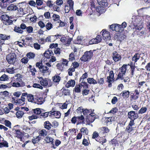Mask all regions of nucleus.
Here are the masks:
<instances>
[{
  "mask_svg": "<svg viewBox=\"0 0 150 150\" xmlns=\"http://www.w3.org/2000/svg\"><path fill=\"white\" fill-rule=\"evenodd\" d=\"M114 117H110L106 119L105 121L107 123L110 124L112 121L114 120Z\"/></svg>",
  "mask_w": 150,
  "mask_h": 150,
  "instance_id": "42",
  "label": "nucleus"
},
{
  "mask_svg": "<svg viewBox=\"0 0 150 150\" xmlns=\"http://www.w3.org/2000/svg\"><path fill=\"white\" fill-rule=\"evenodd\" d=\"M26 29L27 32L29 33H30L33 32V29L32 27L29 26L28 27H27Z\"/></svg>",
  "mask_w": 150,
  "mask_h": 150,
  "instance_id": "56",
  "label": "nucleus"
},
{
  "mask_svg": "<svg viewBox=\"0 0 150 150\" xmlns=\"http://www.w3.org/2000/svg\"><path fill=\"white\" fill-rule=\"evenodd\" d=\"M112 57L113 59L115 62L119 61L121 59L120 55L116 51H115L113 52Z\"/></svg>",
  "mask_w": 150,
  "mask_h": 150,
  "instance_id": "10",
  "label": "nucleus"
},
{
  "mask_svg": "<svg viewBox=\"0 0 150 150\" xmlns=\"http://www.w3.org/2000/svg\"><path fill=\"white\" fill-rule=\"evenodd\" d=\"M75 82L74 80H71L69 81L66 85V86L69 88L70 86H74L75 85Z\"/></svg>",
  "mask_w": 150,
  "mask_h": 150,
  "instance_id": "29",
  "label": "nucleus"
},
{
  "mask_svg": "<svg viewBox=\"0 0 150 150\" xmlns=\"http://www.w3.org/2000/svg\"><path fill=\"white\" fill-rule=\"evenodd\" d=\"M47 30H49L52 28V25L50 23H47L45 26Z\"/></svg>",
  "mask_w": 150,
  "mask_h": 150,
  "instance_id": "48",
  "label": "nucleus"
},
{
  "mask_svg": "<svg viewBox=\"0 0 150 150\" xmlns=\"http://www.w3.org/2000/svg\"><path fill=\"white\" fill-rule=\"evenodd\" d=\"M75 69L73 67L69 68L68 70L69 75V76H72V72L74 71Z\"/></svg>",
  "mask_w": 150,
  "mask_h": 150,
  "instance_id": "49",
  "label": "nucleus"
},
{
  "mask_svg": "<svg viewBox=\"0 0 150 150\" xmlns=\"http://www.w3.org/2000/svg\"><path fill=\"white\" fill-rule=\"evenodd\" d=\"M128 116L129 118L132 120H134L138 118V117L137 113H136L135 112L133 111L129 112L128 114Z\"/></svg>",
  "mask_w": 150,
  "mask_h": 150,
  "instance_id": "9",
  "label": "nucleus"
},
{
  "mask_svg": "<svg viewBox=\"0 0 150 150\" xmlns=\"http://www.w3.org/2000/svg\"><path fill=\"white\" fill-rule=\"evenodd\" d=\"M76 13L77 16H81L82 15V12L80 10L78 9L76 10Z\"/></svg>",
  "mask_w": 150,
  "mask_h": 150,
  "instance_id": "55",
  "label": "nucleus"
},
{
  "mask_svg": "<svg viewBox=\"0 0 150 150\" xmlns=\"http://www.w3.org/2000/svg\"><path fill=\"white\" fill-rule=\"evenodd\" d=\"M73 8H71L70 7L68 6H66L64 7V10L65 12L66 13H69V11L71 10H73Z\"/></svg>",
  "mask_w": 150,
  "mask_h": 150,
  "instance_id": "47",
  "label": "nucleus"
},
{
  "mask_svg": "<svg viewBox=\"0 0 150 150\" xmlns=\"http://www.w3.org/2000/svg\"><path fill=\"white\" fill-rule=\"evenodd\" d=\"M14 31L16 32L20 33H22L23 32V31L20 28L17 26L14 27Z\"/></svg>",
  "mask_w": 150,
  "mask_h": 150,
  "instance_id": "40",
  "label": "nucleus"
},
{
  "mask_svg": "<svg viewBox=\"0 0 150 150\" xmlns=\"http://www.w3.org/2000/svg\"><path fill=\"white\" fill-rule=\"evenodd\" d=\"M33 87L34 88H39L40 89H42L43 88L42 87L40 86V84L36 83H34L33 84Z\"/></svg>",
  "mask_w": 150,
  "mask_h": 150,
  "instance_id": "60",
  "label": "nucleus"
},
{
  "mask_svg": "<svg viewBox=\"0 0 150 150\" xmlns=\"http://www.w3.org/2000/svg\"><path fill=\"white\" fill-rule=\"evenodd\" d=\"M24 112L22 111H18L16 113V115L18 118H21L22 117Z\"/></svg>",
  "mask_w": 150,
  "mask_h": 150,
  "instance_id": "33",
  "label": "nucleus"
},
{
  "mask_svg": "<svg viewBox=\"0 0 150 150\" xmlns=\"http://www.w3.org/2000/svg\"><path fill=\"white\" fill-rule=\"evenodd\" d=\"M123 98H127L129 97V92L128 91L125 90L123 91L120 94Z\"/></svg>",
  "mask_w": 150,
  "mask_h": 150,
  "instance_id": "26",
  "label": "nucleus"
},
{
  "mask_svg": "<svg viewBox=\"0 0 150 150\" xmlns=\"http://www.w3.org/2000/svg\"><path fill=\"white\" fill-rule=\"evenodd\" d=\"M98 4L103 7L108 6V3L107 0H97Z\"/></svg>",
  "mask_w": 150,
  "mask_h": 150,
  "instance_id": "16",
  "label": "nucleus"
},
{
  "mask_svg": "<svg viewBox=\"0 0 150 150\" xmlns=\"http://www.w3.org/2000/svg\"><path fill=\"white\" fill-rule=\"evenodd\" d=\"M127 65H123L121 68H119L118 70V72H120L121 73L125 74L126 71L127 69Z\"/></svg>",
  "mask_w": 150,
  "mask_h": 150,
  "instance_id": "19",
  "label": "nucleus"
},
{
  "mask_svg": "<svg viewBox=\"0 0 150 150\" xmlns=\"http://www.w3.org/2000/svg\"><path fill=\"white\" fill-rule=\"evenodd\" d=\"M39 79H41L40 81V84L44 86H51L52 85V82L51 80L45 78L43 79L42 77H40Z\"/></svg>",
  "mask_w": 150,
  "mask_h": 150,
  "instance_id": "5",
  "label": "nucleus"
},
{
  "mask_svg": "<svg viewBox=\"0 0 150 150\" xmlns=\"http://www.w3.org/2000/svg\"><path fill=\"white\" fill-rule=\"evenodd\" d=\"M8 143L6 141H4L3 143H1L0 139V148H2L4 146L8 147Z\"/></svg>",
  "mask_w": 150,
  "mask_h": 150,
  "instance_id": "44",
  "label": "nucleus"
},
{
  "mask_svg": "<svg viewBox=\"0 0 150 150\" xmlns=\"http://www.w3.org/2000/svg\"><path fill=\"white\" fill-rule=\"evenodd\" d=\"M71 40V39H67L65 41L64 44L66 46H68L70 44Z\"/></svg>",
  "mask_w": 150,
  "mask_h": 150,
  "instance_id": "64",
  "label": "nucleus"
},
{
  "mask_svg": "<svg viewBox=\"0 0 150 150\" xmlns=\"http://www.w3.org/2000/svg\"><path fill=\"white\" fill-rule=\"evenodd\" d=\"M67 3L69 5V6L71 8H73L74 2L72 0H68L67 1Z\"/></svg>",
  "mask_w": 150,
  "mask_h": 150,
  "instance_id": "53",
  "label": "nucleus"
},
{
  "mask_svg": "<svg viewBox=\"0 0 150 150\" xmlns=\"http://www.w3.org/2000/svg\"><path fill=\"white\" fill-rule=\"evenodd\" d=\"M41 137L39 136H37L36 138L32 140V142L34 144L38 143L40 140Z\"/></svg>",
  "mask_w": 150,
  "mask_h": 150,
  "instance_id": "46",
  "label": "nucleus"
},
{
  "mask_svg": "<svg viewBox=\"0 0 150 150\" xmlns=\"http://www.w3.org/2000/svg\"><path fill=\"white\" fill-rule=\"evenodd\" d=\"M83 86L82 83H81V85H76L74 88V91L77 93L80 92L81 91V88L82 86Z\"/></svg>",
  "mask_w": 150,
  "mask_h": 150,
  "instance_id": "25",
  "label": "nucleus"
},
{
  "mask_svg": "<svg viewBox=\"0 0 150 150\" xmlns=\"http://www.w3.org/2000/svg\"><path fill=\"white\" fill-rule=\"evenodd\" d=\"M49 115L51 116L53 115L55 116L56 118H60L61 113L60 112L58 111H50L49 112Z\"/></svg>",
  "mask_w": 150,
  "mask_h": 150,
  "instance_id": "12",
  "label": "nucleus"
},
{
  "mask_svg": "<svg viewBox=\"0 0 150 150\" xmlns=\"http://www.w3.org/2000/svg\"><path fill=\"white\" fill-rule=\"evenodd\" d=\"M45 141L47 143H51L52 144V147L54 149H55L56 147H55L54 144V142L53 141V139L52 138L50 137H47L45 139Z\"/></svg>",
  "mask_w": 150,
  "mask_h": 150,
  "instance_id": "18",
  "label": "nucleus"
},
{
  "mask_svg": "<svg viewBox=\"0 0 150 150\" xmlns=\"http://www.w3.org/2000/svg\"><path fill=\"white\" fill-rule=\"evenodd\" d=\"M34 113L37 115H39L41 113L40 109L39 108H37L33 110Z\"/></svg>",
  "mask_w": 150,
  "mask_h": 150,
  "instance_id": "45",
  "label": "nucleus"
},
{
  "mask_svg": "<svg viewBox=\"0 0 150 150\" xmlns=\"http://www.w3.org/2000/svg\"><path fill=\"white\" fill-rule=\"evenodd\" d=\"M114 77V74L113 72L112 71H110L109 73V76H108L107 79L108 80H109V82L111 81L112 82H113L114 81L113 78Z\"/></svg>",
  "mask_w": 150,
  "mask_h": 150,
  "instance_id": "21",
  "label": "nucleus"
},
{
  "mask_svg": "<svg viewBox=\"0 0 150 150\" xmlns=\"http://www.w3.org/2000/svg\"><path fill=\"white\" fill-rule=\"evenodd\" d=\"M102 33V35L103 37V39L104 40H109L110 39V36L109 33L108 31H106L104 30H103L101 32Z\"/></svg>",
  "mask_w": 150,
  "mask_h": 150,
  "instance_id": "8",
  "label": "nucleus"
},
{
  "mask_svg": "<svg viewBox=\"0 0 150 150\" xmlns=\"http://www.w3.org/2000/svg\"><path fill=\"white\" fill-rule=\"evenodd\" d=\"M110 28L113 31L115 30L116 32H119L120 31L118 24H112L110 25Z\"/></svg>",
  "mask_w": 150,
  "mask_h": 150,
  "instance_id": "23",
  "label": "nucleus"
},
{
  "mask_svg": "<svg viewBox=\"0 0 150 150\" xmlns=\"http://www.w3.org/2000/svg\"><path fill=\"white\" fill-rule=\"evenodd\" d=\"M38 25L40 27L42 28L45 26V25L44 23L42 21H40L38 23Z\"/></svg>",
  "mask_w": 150,
  "mask_h": 150,
  "instance_id": "61",
  "label": "nucleus"
},
{
  "mask_svg": "<svg viewBox=\"0 0 150 150\" xmlns=\"http://www.w3.org/2000/svg\"><path fill=\"white\" fill-rule=\"evenodd\" d=\"M87 116L86 122L87 124L89 125L91 123L93 122L96 119V114L94 112H91V114Z\"/></svg>",
  "mask_w": 150,
  "mask_h": 150,
  "instance_id": "6",
  "label": "nucleus"
},
{
  "mask_svg": "<svg viewBox=\"0 0 150 150\" xmlns=\"http://www.w3.org/2000/svg\"><path fill=\"white\" fill-rule=\"evenodd\" d=\"M53 19L54 21H58L59 20L60 17L57 14H54L52 16Z\"/></svg>",
  "mask_w": 150,
  "mask_h": 150,
  "instance_id": "52",
  "label": "nucleus"
},
{
  "mask_svg": "<svg viewBox=\"0 0 150 150\" xmlns=\"http://www.w3.org/2000/svg\"><path fill=\"white\" fill-rule=\"evenodd\" d=\"M26 97L27 98V99L28 101L34 103L35 101V99L33 97V96L32 95L28 94H27Z\"/></svg>",
  "mask_w": 150,
  "mask_h": 150,
  "instance_id": "30",
  "label": "nucleus"
},
{
  "mask_svg": "<svg viewBox=\"0 0 150 150\" xmlns=\"http://www.w3.org/2000/svg\"><path fill=\"white\" fill-rule=\"evenodd\" d=\"M17 9V7L13 4L10 5L7 8V10L9 11H15Z\"/></svg>",
  "mask_w": 150,
  "mask_h": 150,
  "instance_id": "28",
  "label": "nucleus"
},
{
  "mask_svg": "<svg viewBox=\"0 0 150 150\" xmlns=\"http://www.w3.org/2000/svg\"><path fill=\"white\" fill-rule=\"evenodd\" d=\"M93 52L91 50L89 51H86L84 54L81 58L80 59L81 61L86 62L90 60L93 56Z\"/></svg>",
  "mask_w": 150,
  "mask_h": 150,
  "instance_id": "1",
  "label": "nucleus"
},
{
  "mask_svg": "<svg viewBox=\"0 0 150 150\" xmlns=\"http://www.w3.org/2000/svg\"><path fill=\"white\" fill-rule=\"evenodd\" d=\"M49 68L47 67L45 65H43L42 67L40 69L39 71L43 75L47 74L48 72Z\"/></svg>",
  "mask_w": 150,
  "mask_h": 150,
  "instance_id": "13",
  "label": "nucleus"
},
{
  "mask_svg": "<svg viewBox=\"0 0 150 150\" xmlns=\"http://www.w3.org/2000/svg\"><path fill=\"white\" fill-rule=\"evenodd\" d=\"M63 92L65 95H69L70 94V91L67 89L63 90Z\"/></svg>",
  "mask_w": 150,
  "mask_h": 150,
  "instance_id": "63",
  "label": "nucleus"
},
{
  "mask_svg": "<svg viewBox=\"0 0 150 150\" xmlns=\"http://www.w3.org/2000/svg\"><path fill=\"white\" fill-rule=\"evenodd\" d=\"M88 82L90 84H96L97 83V81L93 78H89L87 79Z\"/></svg>",
  "mask_w": 150,
  "mask_h": 150,
  "instance_id": "37",
  "label": "nucleus"
},
{
  "mask_svg": "<svg viewBox=\"0 0 150 150\" xmlns=\"http://www.w3.org/2000/svg\"><path fill=\"white\" fill-rule=\"evenodd\" d=\"M140 54L138 53H136L132 57V61L134 62V66L131 65L130 66L132 77L134 74V71L135 69V63L139 59L140 57Z\"/></svg>",
  "mask_w": 150,
  "mask_h": 150,
  "instance_id": "2",
  "label": "nucleus"
},
{
  "mask_svg": "<svg viewBox=\"0 0 150 150\" xmlns=\"http://www.w3.org/2000/svg\"><path fill=\"white\" fill-rule=\"evenodd\" d=\"M72 65L73 66V67L75 69L78 67L79 66V64L77 62H75L72 63Z\"/></svg>",
  "mask_w": 150,
  "mask_h": 150,
  "instance_id": "59",
  "label": "nucleus"
},
{
  "mask_svg": "<svg viewBox=\"0 0 150 150\" xmlns=\"http://www.w3.org/2000/svg\"><path fill=\"white\" fill-rule=\"evenodd\" d=\"M84 109L82 107H80L78 108L76 110V112L77 113L80 114L81 113L83 112Z\"/></svg>",
  "mask_w": 150,
  "mask_h": 150,
  "instance_id": "58",
  "label": "nucleus"
},
{
  "mask_svg": "<svg viewBox=\"0 0 150 150\" xmlns=\"http://www.w3.org/2000/svg\"><path fill=\"white\" fill-rule=\"evenodd\" d=\"M60 80V77L58 75L55 76L53 78V81L54 82L58 83Z\"/></svg>",
  "mask_w": 150,
  "mask_h": 150,
  "instance_id": "35",
  "label": "nucleus"
},
{
  "mask_svg": "<svg viewBox=\"0 0 150 150\" xmlns=\"http://www.w3.org/2000/svg\"><path fill=\"white\" fill-rule=\"evenodd\" d=\"M119 29L122 30V29H124L127 26V23L126 22H123L121 25L118 24Z\"/></svg>",
  "mask_w": 150,
  "mask_h": 150,
  "instance_id": "43",
  "label": "nucleus"
},
{
  "mask_svg": "<svg viewBox=\"0 0 150 150\" xmlns=\"http://www.w3.org/2000/svg\"><path fill=\"white\" fill-rule=\"evenodd\" d=\"M10 38V35H6L5 34H0V39L3 40H8Z\"/></svg>",
  "mask_w": 150,
  "mask_h": 150,
  "instance_id": "24",
  "label": "nucleus"
},
{
  "mask_svg": "<svg viewBox=\"0 0 150 150\" xmlns=\"http://www.w3.org/2000/svg\"><path fill=\"white\" fill-rule=\"evenodd\" d=\"M26 56L28 59H33L35 57V54L34 53L30 52L27 54Z\"/></svg>",
  "mask_w": 150,
  "mask_h": 150,
  "instance_id": "31",
  "label": "nucleus"
},
{
  "mask_svg": "<svg viewBox=\"0 0 150 150\" xmlns=\"http://www.w3.org/2000/svg\"><path fill=\"white\" fill-rule=\"evenodd\" d=\"M80 131L84 135H87L88 134V129L86 128L85 127L82 128L80 129Z\"/></svg>",
  "mask_w": 150,
  "mask_h": 150,
  "instance_id": "32",
  "label": "nucleus"
},
{
  "mask_svg": "<svg viewBox=\"0 0 150 150\" xmlns=\"http://www.w3.org/2000/svg\"><path fill=\"white\" fill-rule=\"evenodd\" d=\"M38 117L37 115H33L30 116L28 117V118L30 120H32L33 119H36L38 118Z\"/></svg>",
  "mask_w": 150,
  "mask_h": 150,
  "instance_id": "57",
  "label": "nucleus"
},
{
  "mask_svg": "<svg viewBox=\"0 0 150 150\" xmlns=\"http://www.w3.org/2000/svg\"><path fill=\"white\" fill-rule=\"evenodd\" d=\"M34 103H37L38 105H41L45 101L44 99L43 98L40 97L37 98H35Z\"/></svg>",
  "mask_w": 150,
  "mask_h": 150,
  "instance_id": "17",
  "label": "nucleus"
},
{
  "mask_svg": "<svg viewBox=\"0 0 150 150\" xmlns=\"http://www.w3.org/2000/svg\"><path fill=\"white\" fill-rule=\"evenodd\" d=\"M99 134L101 136H105V134L108 133L110 130L106 127H102L99 129Z\"/></svg>",
  "mask_w": 150,
  "mask_h": 150,
  "instance_id": "7",
  "label": "nucleus"
},
{
  "mask_svg": "<svg viewBox=\"0 0 150 150\" xmlns=\"http://www.w3.org/2000/svg\"><path fill=\"white\" fill-rule=\"evenodd\" d=\"M134 129V127L132 126H128L126 128V130L129 133L130 132L132 131Z\"/></svg>",
  "mask_w": 150,
  "mask_h": 150,
  "instance_id": "51",
  "label": "nucleus"
},
{
  "mask_svg": "<svg viewBox=\"0 0 150 150\" xmlns=\"http://www.w3.org/2000/svg\"><path fill=\"white\" fill-rule=\"evenodd\" d=\"M143 26L141 25H140L139 24H137L136 25L135 27V29L136 30H138V31L140 30L143 28Z\"/></svg>",
  "mask_w": 150,
  "mask_h": 150,
  "instance_id": "54",
  "label": "nucleus"
},
{
  "mask_svg": "<svg viewBox=\"0 0 150 150\" xmlns=\"http://www.w3.org/2000/svg\"><path fill=\"white\" fill-rule=\"evenodd\" d=\"M147 110V108L146 107H142L138 111L139 114H142L145 112Z\"/></svg>",
  "mask_w": 150,
  "mask_h": 150,
  "instance_id": "36",
  "label": "nucleus"
},
{
  "mask_svg": "<svg viewBox=\"0 0 150 150\" xmlns=\"http://www.w3.org/2000/svg\"><path fill=\"white\" fill-rule=\"evenodd\" d=\"M119 73L117 75V77L116 79V80H117L118 79H120L121 80L124 79V76L125 74H124L122 73H121L120 72H118Z\"/></svg>",
  "mask_w": 150,
  "mask_h": 150,
  "instance_id": "38",
  "label": "nucleus"
},
{
  "mask_svg": "<svg viewBox=\"0 0 150 150\" xmlns=\"http://www.w3.org/2000/svg\"><path fill=\"white\" fill-rule=\"evenodd\" d=\"M123 35L120 34V33H117L115 35L114 38L115 39H117L119 40L124 39L125 37H122Z\"/></svg>",
  "mask_w": 150,
  "mask_h": 150,
  "instance_id": "22",
  "label": "nucleus"
},
{
  "mask_svg": "<svg viewBox=\"0 0 150 150\" xmlns=\"http://www.w3.org/2000/svg\"><path fill=\"white\" fill-rule=\"evenodd\" d=\"M94 111V110H88L86 109L84 110L83 112V115L87 117V116L91 114V112H93Z\"/></svg>",
  "mask_w": 150,
  "mask_h": 150,
  "instance_id": "27",
  "label": "nucleus"
},
{
  "mask_svg": "<svg viewBox=\"0 0 150 150\" xmlns=\"http://www.w3.org/2000/svg\"><path fill=\"white\" fill-rule=\"evenodd\" d=\"M22 76L20 74H17L11 79L12 82H21L22 81Z\"/></svg>",
  "mask_w": 150,
  "mask_h": 150,
  "instance_id": "11",
  "label": "nucleus"
},
{
  "mask_svg": "<svg viewBox=\"0 0 150 150\" xmlns=\"http://www.w3.org/2000/svg\"><path fill=\"white\" fill-rule=\"evenodd\" d=\"M53 52L50 50L46 51L44 53L45 57L47 58H50L53 55Z\"/></svg>",
  "mask_w": 150,
  "mask_h": 150,
  "instance_id": "15",
  "label": "nucleus"
},
{
  "mask_svg": "<svg viewBox=\"0 0 150 150\" xmlns=\"http://www.w3.org/2000/svg\"><path fill=\"white\" fill-rule=\"evenodd\" d=\"M12 86L14 87H19L21 86V84L18 82H13L12 84Z\"/></svg>",
  "mask_w": 150,
  "mask_h": 150,
  "instance_id": "50",
  "label": "nucleus"
},
{
  "mask_svg": "<svg viewBox=\"0 0 150 150\" xmlns=\"http://www.w3.org/2000/svg\"><path fill=\"white\" fill-rule=\"evenodd\" d=\"M0 18L4 21L3 23L6 25H9L13 23L12 21L10 19L9 16L6 14L1 15L0 13Z\"/></svg>",
  "mask_w": 150,
  "mask_h": 150,
  "instance_id": "3",
  "label": "nucleus"
},
{
  "mask_svg": "<svg viewBox=\"0 0 150 150\" xmlns=\"http://www.w3.org/2000/svg\"><path fill=\"white\" fill-rule=\"evenodd\" d=\"M8 78V76L6 74H3L0 77V80L1 81H7Z\"/></svg>",
  "mask_w": 150,
  "mask_h": 150,
  "instance_id": "41",
  "label": "nucleus"
},
{
  "mask_svg": "<svg viewBox=\"0 0 150 150\" xmlns=\"http://www.w3.org/2000/svg\"><path fill=\"white\" fill-rule=\"evenodd\" d=\"M16 70V69H14V68L13 67L11 68H8L6 69V71L8 73L12 74L14 73V71Z\"/></svg>",
  "mask_w": 150,
  "mask_h": 150,
  "instance_id": "39",
  "label": "nucleus"
},
{
  "mask_svg": "<svg viewBox=\"0 0 150 150\" xmlns=\"http://www.w3.org/2000/svg\"><path fill=\"white\" fill-rule=\"evenodd\" d=\"M16 137L20 139L21 141L23 140V134L20 130H16Z\"/></svg>",
  "mask_w": 150,
  "mask_h": 150,
  "instance_id": "20",
  "label": "nucleus"
},
{
  "mask_svg": "<svg viewBox=\"0 0 150 150\" xmlns=\"http://www.w3.org/2000/svg\"><path fill=\"white\" fill-rule=\"evenodd\" d=\"M74 59V54L71 53L69 55V61H72Z\"/></svg>",
  "mask_w": 150,
  "mask_h": 150,
  "instance_id": "62",
  "label": "nucleus"
},
{
  "mask_svg": "<svg viewBox=\"0 0 150 150\" xmlns=\"http://www.w3.org/2000/svg\"><path fill=\"white\" fill-rule=\"evenodd\" d=\"M43 125L45 129L48 130L50 129L52 127V124L48 121L45 122Z\"/></svg>",
  "mask_w": 150,
  "mask_h": 150,
  "instance_id": "14",
  "label": "nucleus"
},
{
  "mask_svg": "<svg viewBox=\"0 0 150 150\" xmlns=\"http://www.w3.org/2000/svg\"><path fill=\"white\" fill-rule=\"evenodd\" d=\"M47 132L45 129H42L39 132L40 135L43 137L45 136L47 134Z\"/></svg>",
  "mask_w": 150,
  "mask_h": 150,
  "instance_id": "34",
  "label": "nucleus"
},
{
  "mask_svg": "<svg viewBox=\"0 0 150 150\" xmlns=\"http://www.w3.org/2000/svg\"><path fill=\"white\" fill-rule=\"evenodd\" d=\"M16 54L14 53H10L8 54L6 57V60L10 64H13L16 61Z\"/></svg>",
  "mask_w": 150,
  "mask_h": 150,
  "instance_id": "4",
  "label": "nucleus"
}]
</instances>
